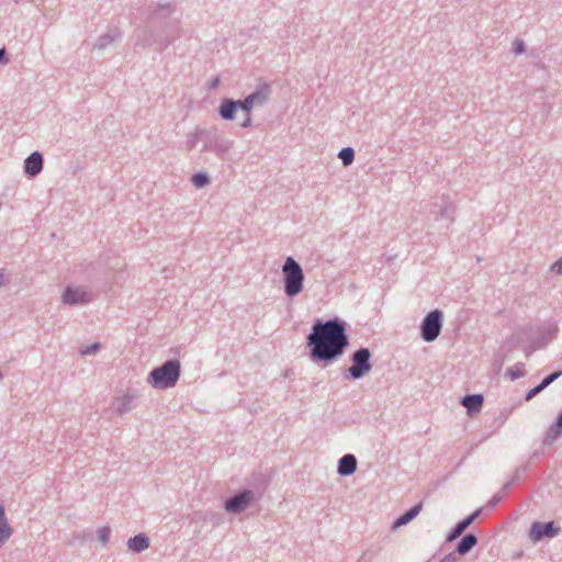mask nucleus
Returning <instances> with one entry per match:
<instances>
[{
  "instance_id": "nucleus-1",
  "label": "nucleus",
  "mask_w": 562,
  "mask_h": 562,
  "mask_svg": "<svg viewBox=\"0 0 562 562\" xmlns=\"http://www.w3.org/2000/svg\"><path fill=\"white\" fill-rule=\"evenodd\" d=\"M348 345L346 323L339 318L317 321L307 336L311 359L324 367L342 356Z\"/></svg>"
},
{
  "instance_id": "nucleus-2",
  "label": "nucleus",
  "mask_w": 562,
  "mask_h": 562,
  "mask_svg": "<svg viewBox=\"0 0 562 562\" xmlns=\"http://www.w3.org/2000/svg\"><path fill=\"white\" fill-rule=\"evenodd\" d=\"M180 374L181 363L179 360L172 359L151 370L147 376V382L153 389L166 390L178 383Z\"/></svg>"
},
{
  "instance_id": "nucleus-3",
  "label": "nucleus",
  "mask_w": 562,
  "mask_h": 562,
  "mask_svg": "<svg viewBox=\"0 0 562 562\" xmlns=\"http://www.w3.org/2000/svg\"><path fill=\"white\" fill-rule=\"evenodd\" d=\"M283 290L288 297H295L304 289V272L301 265L293 258L288 257L282 265Z\"/></svg>"
},
{
  "instance_id": "nucleus-4",
  "label": "nucleus",
  "mask_w": 562,
  "mask_h": 562,
  "mask_svg": "<svg viewBox=\"0 0 562 562\" xmlns=\"http://www.w3.org/2000/svg\"><path fill=\"white\" fill-rule=\"evenodd\" d=\"M233 145L234 142L232 139L225 138L223 135L218 133L216 128H205L202 148L203 151L212 153L217 158L223 159L226 156V154L232 149Z\"/></svg>"
},
{
  "instance_id": "nucleus-5",
  "label": "nucleus",
  "mask_w": 562,
  "mask_h": 562,
  "mask_svg": "<svg viewBox=\"0 0 562 562\" xmlns=\"http://www.w3.org/2000/svg\"><path fill=\"white\" fill-rule=\"evenodd\" d=\"M371 351L366 348H359L351 355V366L347 369L346 376L353 380L362 379L372 369Z\"/></svg>"
},
{
  "instance_id": "nucleus-6",
  "label": "nucleus",
  "mask_w": 562,
  "mask_h": 562,
  "mask_svg": "<svg viewBox=\"0 0 562 562\" xmlns=\"http://www.w3.org/2000/svg\"><path fill=\"white\" fill-rule=\"evenodd\" d=\"M429 215L434 221H453L456 207L450 200V196L442 194L434 198L428 204Z\"/></svg>"
},
{
  "instance_id": "nucleus-7",
  "label": "nucleus",
  "mask_w": 562,
  "mask_h": 562,
  "mask_svg": "<svg viewBox=\"0 0 562 562\" xmlns=\"http://www.w3.org/2000/svg\"><path fill=\"white\" fill-rule=\"evenodd\" d=\"M93 301V292L86 285H67L61 293V302L68 306L87 305Z\"/></svg>"
},
{
  "instance_id": "nucleus-8",
  "label": "nucleus",
  "mask_w": 562,
  "mask_h": 562,
  "mask_svg": "<svg viewBox=\"0 0 562 562\" xmlns=\"http://www.w3.org/2000/svg\"><path fill=\"white\" fill-rule=\"evenodd\" d=\"M443 313L440 310L429 312L420 324V336L431 342L438 338L442 328Z\"/></svg>"
},
{
  "instance_id": "nucleus-9",
  "label": "nucleus",
  "mask_w": 562,
  "mask_h": 562,
  "mask_svg": "<svg viewBox=\"0 0 562 562\" xmlns=\"http://www.w3.org/2000/svg\"><path fill=\"white\" fill-rule=\"evenodd\" d=\"M255 499V492L251 490H241L225 501L224 508L231 514H240L245 512Z\"/></svg>"
},
{
  "instance_id": "nucleus-10",
  "label": "nucleus",
  "mask_w": 562,
  "mask_h": 562,
  "mask_svg": "<svg viewBox=\"0 0 562 562\" xmlns=\"http://www.w3.org/2000/svg\"><path fill=\"white\" fill-rule=\"evenodd\" d=\"M181 35L180 22L177 19H168L159 33L158 48L165 49Z\"/></svg>"
},
{
  "instance_id": "nucleus-11",
  "label": "nucleus",
  "mask_w": 562,
  "mask_h": 562,
  "mask_svg": "<svg viewBox=\"0 0 562 562\" xmlns=\"http://www.w3.org/2000/svg\"><path fill=\"white\" fill-rule=\"evenodd\" d=\"M560 532V527L554 521L539 522L536 521L531 525L529 537L533 541H538L543 537L553 538Z\"/></svg>"
},
{
  "instance_id": "nucleus-12",
  "label": "nucleus",
  "mask_w": 562,
  "mask_h": 562,
  "mask_svg": "<svg viewBox=\"0 0 562 562\" xmlns=\"http://www.w3.org/2000/svg\"><path fill=\"white\" fill-rule=\"evenodd\" d=\"M122 36L123 33L119 27H109L104 34L100 35L97 38V41L93 44V49L103 50L109 46L113 45L114 43H116L117 41H120Z\"/></svg>"
},
{
  "instance_id": "nucleus-13",
  "label": "nucleus",
  "mask_w": 562,
  "mask_h": 562,
  "mask_svg": "<svg viewBox=\"0 0 562 562\" xmlns=\"http://www.w3.org/2000/svg\"><path fill=\"white\" fill-rule=\"evenodd\" d=\"M136 393L126 392L121 396H117L112 404L114 412L119 415L131 412L135 406Z\"/></svg>"
},
{
  "instance_id": "nucleus-14",
  "label": "nucleus",
  "mask_w": 562,
  "mask_h": 562,
  "mask_svg": "<svg viewBox=\"0 0 562 562\" xmlns=\"http://www.w3.org/2000/svg\"><path fill=\"white\" fill-rule=\"evenodd\" d=\"M44 158L40 151H34L24 160V172L31 178L38 176L43 170Z\"/></svg>"
},
{
  "instance_id": "nucleus-15",
  "label": "nucleus",
  "mask_w": 562,
  "mask_h": 562,
  "mask_svg": "<svg viewBox=\"0 0 562 562\" xmlns=\"http://www.w3.org/2000/svg\"><path fill=\"white\" fill-rule=\"evenodd\" d=\"M482 509L477 508L471 515L459 521L447 536V541H453L481 515Z\"/></svg>"
},
{
  "instance_id": "nucleus-16",
  "label": "nucleus",
  "mask_w": 562,
  "mask_h": 562,
  "mask_svg": "<svg viewBox=\"0 0 562 562\" xmlns=\"http://www.w3.org/2000/svg\"><path fill=\"white\" fill-rule=\"evenodd\" d=\"M357 458L347 453L342 456L337 463V473L341 476H350L357 471Z\"/></svg>"
},
{
  "instance_id": "nucleus-17",
  "label": "nucleus",
  "mask_w": 562,
  "mask_h": 562,
  "mask_svg": "<svg viewBox=\"0 0 562 562\" xmlns=\"http://www.w3.org/2000/svg\"><path fill=\"white\" fill-rule=\"evenodd\" d=\"M483 402L484 397L482 394H468L461 398V404L467 408L470 416L481 411Z\"/></svg>"
},
{
  "instance_id": "nucleus-18",
  "label": "nucleus",
  "mask_w": 562,
  "mask_h": 562,
  "mask_svg": "<svg viewBox=\"0 0 562 562\" xmlns=\"http://www.w3.org/2000/svg\"><path fill=\"white\" fill-rule=\"evenodd\" d=\"M159 34L155 35L149 29L145 27L136 34L135 46L143 48L157 45L158 46Z\"/></svg>"
},
{
  "instance_id": "nucleus-19",
  "label": "nucleus",
  "mask_w": 562,
  "mask_h": 562,
  "mask_svg": "<svg viewBox=\"0 0 562 562\" xmlns=\"http://www.w3.org/2000/svg\"><path fill=\"white\" fill-rule=\"evenodd\" d=\"M12 535L13 529L9 525L8 518L5 516L4 505L0 503V549L11 538Z\"/></svg>"
},
{
  "instance_id": "nucleus-20",
  "label": "nucleus",
  "mask_w": 562,
  "mask_h": 562,
  "mask_svg": "<svg viewBox=\"0 0 562 562\" xmlns=\"http://www.w3.org/2000/svg\"><path fill=\"white\" fill-rule=\"evenodd\" d=\"M271 94V87L268 83L259 85L254 92L249 94L254 105H263L268 102Z\"/></svg>"
},
{
  "instance_id": "nucleus-21",
  "label": "nucleus",
  "mask_w": 562,
  "mask_h": 562,
  "mask_svg": "<svg viewBox=\"0 0 562 562\" xmlns=\"http://www.w3.org/2000/svg\"><path fill=\"white\" fill-rule=\"evenodd\" d=\"M149 8L151 10L149 16L150 23H156L160 20L167 19L173 12V9L170 3L156 4L155 7L150 5Z\"/></svg>"
},
{
  "instance_id": "nucleus-22",
  "label": "nucleus",
  "mask_w": 562,
  "mask_h": 562,
  "mask_svg": "<svg viewBox=\"0 0 562 562\" xmlns=\"http://www.w3.org/2000/svg\"><path fill=\"white\" fill-rule=\"evenodd\" d=\"M127 548L136 553H140L149 548L150 541L149 538L145 533H138L134 537H131L127 540Z\"/></svg>"
},
{
  "instance_id": "nucleus-23",
  "label": "nucleus",
  "mask_w": 562,
  "mask_h": 562,
  "mask_svg": "<svg viewBox=\"0 0 562 562\" xmlns=\"http://www.w3.org/2000/svg\"><path fill=\"white\" fill-rule=\"evenodd\" d=\"M237 106L235 100L224 99L218 108V115L226 121H233L236 116Z\"/></svg>"
},
{
  "instance_id": "nucleus-24",
  "label": "nucleus",
  "mask_w": 562,
  "mask_h": 562,
  "mask_svg": "<svg viewBox=\"0 0 562 562\" xmlns=\"http://www.w3.org/2000/svg\"><path fill=\"white\" fill-rule=\"evenodd\" d=\"M423 504L418 503L411 507L407 512L402 514L400 517H397L393 522V528H398L402 526L407 525L409 521H412L422 510Z\"/></svg>"
},
{
  "instance_id": "nucleus-25",
  "label": "nucleus",
  "mask_w": 562,
  "mask_h": 562,
  "mask_svg": "<svg viewBox=\"0 0 562 562\" xmlns=\"http://www.w3.org/2000/svg\"><path fill=\"white\" fill-rule=\"evenodd\" d=\"M477 544V537L473 533L464 535L457 544L456 552L460 555L469 553Z\"/></svg>"
},
{
  "instance_id": "nucleus-26",
  "label": "nucleus",
  "mask_w": 562,
  "mask_h": 562,
  "mask_svg": "<svg viewBox=\"0 0 562 562\" xmlns=\"http://www.w3.org/2000/svg\"><path fill=\"white\" fill-rule=\"evenodd\" d=\"M205 128L195 127L193 132H190L187 135L186 148L188 150H192L195 148L196 144L201 140L204 142Z\"/></svg>"
},
{
  "instance_id": "nucleus-27",
  "label": "nucleus",
  "mask_w": 562,
  "mask_h": 562,
  "mask_svg": "<svg viewBox=\"0 0 562 562\" xmlns=\"http://www.w3.org/2000/svg\"><path fill=\"white\" fill-rule=\"evenodd\" d=\"M338 157L345 167L351 165L355 160V150L351 147H344L338 153Z\"/></svg>"
},
{
  "instance_id": "nucleus-28",
  "label": "nucleus",
  "mask_w": 562,
  "mask_h": 562,
  "mask_svg": "<svg viewBox=\"0 0 562 562\" xmlns=\"http://www.w3.org/2000/svg\"><path fill=\"white\" fill-rule=\"evenodd\" d=\"M560 436H562V412L559 414L555 424L549 428L547 434V437L552 439H557Z\"/></svg>"
},
{
  "instance_id": "nucleus-29",
  "label": "nucleus",
  "mask_w": 562,
  "mask_h": 562,
  "mask_svg": "<svg viewBox=\"0 0 562 562\" xmlns=\"http://www.w3.org/2000/svg\"><path fill=\"white\" fill-rule=\"evenodd\" d=\"M191 182L196 188H203L210 183V177L205 172H196L192 176Z\"/></svg>"
},
{
  "instance_id": "nucleus-30",
  "label": "nucleus",
  "mask_w": 562,
  "mask_h": 562,
  "mask_svg": "<svg viewBox=\"0 0 562 562\" xmlns=\"http://www.w3.org/2000/svg\"><path fill=\"white\" fill-rule=\"evenodd\" d=\"M524 367L525 364L522 362H518L514 367L507 369L506 375L509 376L510 380L519 379L525 374Z\"/></svg>"
},
{
  "instance_id": "nucleus-31",
  "label": "nucleus",
  "mask_w": 562,
  "mask_h": 562,
  "mask_svg": "<svg viewBox=\"0 0 562 562\" xmlns=\"http://www.w3.org/2000/svg\"><path fill=\"white\" fill-rule=\"evenodd\" d=\"M235 103L237 110L240 109L244 113L248 114L251 112L254 108L252 99H250L249 95H247L244 100H235Z\"/></svg>"
},
{
  "instance_id": "nucleus-32",
  "label": "nucleus",
  "mask_w": 562,
  "mask_h": 562,
  "mask_svg": "<svg viewBox=\"0 0 562 562\" xmlns=\"http://www.w3.org/2000/svg\"><path fill=\"white\" fill-rule=\"evenodd\" d=\"M98 540L101 542L103 547H105L111 537V529L109 527H102L97 531Z\"/></svg>"
},
{
  "instance_id": "nucleus-33",
  "label": "nucleus",
  "mask_w": 562,
  "mask_h": 562,
  "mask_svg": "<svg viewBox=\"0 0 562 562\" xmlns=\"http://www.w3.org/2000/svg\"><path fill=\"white\" fill-rule=\"evenodd\" d=\"M101 345L99 342H93L89 346H85L80 348L79 353L81 356H89L95 353L100 349Z\"/></svg>"
},
{
  "instance_id": "nucleus-34",
  "label": "nucleus",
  "mask_w": 562,
  "mask_h": 562,
  "mask_svg": "<svg viewBox=\"0 0 562 562\" xmlns=\"http://www.w3.org/2000/svg\"><path fill=\"white\" fill-rule=\"evenodd\" d=\"M562 375V371H555L548 376H546L541 382L543 383V386H549L551 383H553L555 380H558Z\"/></svg>"
},
{
  "instance_id": "nucleus-35",
  "label": "nucleus",
  "mask_w": 562,
  "mask_h": 562,
  "mask_svg": "<svg viewBox=\"0 0 562 562\" xmlns=\"http://www.w3.org/2000/svg\"><path fill=\"white\" fill-rule=\"evenodd\" d=\"M526 49V46H525V43L524 41L521 40H516L513 44V53L516 54V55H520L525 52Z\"/></svg>"
},
{
  "instance_id": "nucleus-36",
  "label": "nucleus",
  "mask_w": 562,
  "mask_h": 562,
  "mask_svg": "<svg viewBox=\"0 0 562 562\" xmlns=\"http://www.w3.org/2000/svg\"><path fill=\"white\" fill-rule=\"evenodd\" d=\"M550 270L558 276L562 274V257L550 267Z\"/></svg>"
},
{
  "instance_id": "nucleus-37",
  "label": "nucleus",
  "mask_w": 562,
  "mask_h": 562,
  "mask_svg": "<svg viewBox=\"0 0 562 562\" xmlns=\"http://www.w3.org/2000/svg\"><path fill=\"white\" fill-rule=\"evenodd\" d=\"M252 125V117H251V112L248 114V113H245V119L244 121L241 122L240 126L243 128H248Z\"/></svg>"
},
{
  "instance_id": "nucleus-38",
  "label": "nucleus",
  "mask_w": 562,
  "mask_h": 562,
  "mask_svg": "<svg viewBox=\"0 0 562 562\" xmlns=\"http://www.w3.org/2000/svg\"><path fill=\"white\" fill-rule=\"evenodd\" d=\"M502 499H503V495H501V494H496V495H494V496L490 499V502H488V506L494 507V506H496V505H497Z\"/></svg>"
},
{
  "instance_id": "nucleus-39",
  "label": "nucleus",
  "mask_w": 562,
  "mask_h": 562,
  "mask_svg": "<svg viewBox=\"0 0 562 562\" xmlns=\"http://www.w3.org/2000/svg\"><path fill=\"white\" fill-rule=\"evenodd\" d=\"M536 395H538V392L536 391L535 387L530 389L527 393H526V396H525V400L526 401H530L532 400Z\"/></svg>"
},
{
  "instance_id": "nucleus-40",
  "label": "nucleus",
  "mask_w": 562,
  "mask_h": 562,
  "mask_svg": "<svg viewBox=\"0 0 562 562\" xmlns=\"http://www.w3.org/2000/svg\"><path fill=\"white\" fill-rule=\"evenodd\" d=\"M7 52L4 48H0V64H7L8 63Z\"/></svg>"
},
{
  "instance_id": "nucleus-41",
  "label": "nucleus",
  "mask_w": 562,
  "mask_h": 562,
  "mask_svg": "<svg viewBox=\"0 0 562 562\" xmlns=\"http://www.w3.org/2000/svg\"><path fill=\"white\" fill-rule=\"evenodd\" d=\"M456 551L452 552V553H449L448 555L445 557L443 561H451V562H454L457 559H456Z\"/></svg>"
},
{
  "instance_id": "nucleus-42",
  "label": "nucleus",
  "mask_w": 562,
  "mask_h": 562,
  "mask_svg": "<svg viewBox=\"0 0 562 562\" xmlns=\"http://www.w3.org/2000/svg\"><path fill=\"white\" fill-rule=\"evenodd\" d=\"M535 349H536V348H535V347H532V346H528V347H526V348L524 349V352H525L526 357H530V355L535 351Z\"/></svg>"
},
{
  "instance_id": "nucleus-43",
  "label": "nucleus",
  "mask_w": 562,
  "mask_h": 562,
  "mask_svg": "<svg viewBox=\"0 0 562 562\" xmlns=\"http://www.w3.org/2000/svg\"><path fill=\"white\" fill-rule=\"evenodd\" d=\"M5 272L3 269H0V286L3 285L5 283Z\"/></svg>"
},
{
  "instance_id": "nucleus-44",
  "label": "nucleus",
  "mask_w": 562,
  "mask_h": 562,
  "mask_svg": "<svg viewBox=\"0 0 562 562\" xmlns=\"http://www.w3.org/2000/svg\"><path fill=\"white\" fill-rule=\"evenodd\" d=\"M547 386H543V383L540 382L537 386H535L536 391L538 392V394L540 392H542Z\"/></svg>"
},
{
  "instance_id": "nucleus-45",
  "label": "nucleus",
  "mask_w": 562,
  "mask_h": 562,
  "mask_svg": "<svg viewBox=\"0 0 562 562\" xmlns=\"http://www.w3.org/2000/svg\"><path fill=\"white\" fill-rule=\"evenodd\" d=\"M218 83V79H214L213 82H212V87L215 88Z\"/></svg>"
},
{
  "instance_id": "nucleus-46",
  "label": "nucleus",
  "mask_w": 562,
  "mask_h": 562,
  "mask_svg": "<svg viewBox=\"0 0 562 562\" xmlns=\"http://www.w3.org/2000/svg\"><path fill=\"white\" fill-rule=\"evenodd\" d=\"M2 379V373L0 372V380Z\"/></svg>"
}]
</instances>
